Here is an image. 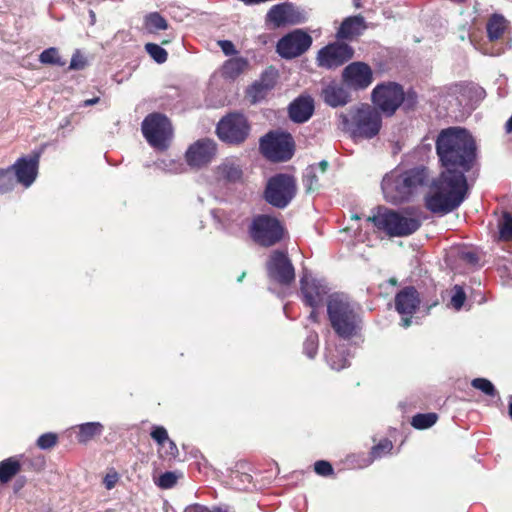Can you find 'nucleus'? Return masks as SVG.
Segmentation results:
<instances>
[{
  "mask_svg": "<svg viewBox=\"0 0 512 512\" xmlns=\"http://www.w3.org/2000/svg\"><path fill=\"white\" fill-rule=\"evenodd\" d=\"M440 168L469 172L477 163L478 147L469 130L459 126L442 129L435 140Z\"/></svg>",
  "mask_w": 512,
  "mask_h": 512,
  "instance_id": "1",
  "label": "nucleus"
},
{
  "mask_svg": "<svg viewBox=\"0 0 512 512\" xmlns=\"http://www.w3.org/2000/svg\"><path fill=\"white\" fill-rule=\"evenodd\" d=\"M466 171L441 168L433 178L424 198L425 207L432 214L444 216L458 209L469 196Z\"/></svg>",
  "mask_w": 512,
  "mask_h": 512,
  "instance_id": "2",
  "label": "nucleus"
},
{
  "mask_svg": "<svg viewBox=\"0 0 512 512\" xmlns=\"http://www.w3.org/2000/svg\"><path fill=\"white\" fill-rule=\"evenodd\" d=\"M429 181V170L420 165L406 170L394 169L381 182L384 198L392 204L411 201Z\"/></svg>",
  "mask_w": 512,
  "mask_h": 512,
  "instance_id": "3",
  "label": "nucleus"
},
{
  "mask_svg": "<svg viewBox=\"0 0 512 512\" xmlns=\"http://www.w3.org/2000/svg\"><path fill=\"white\" fill-rule=\"evenodd\" d=\"M327 316L335 334L349 340L362 329L360 308L343 293H332L327 299Z\"/></svg>",
  "mask_w": 512,
  "mask_h": 512,
  "instance_id": "4",
  "label": "nucleus"
},
{
  "mask_svg": "<svg viewBox=\"0 0 512 512\" xmlns=\"http://www.w3.org/2000/svg\"><path fill=\"white\" fill-rule=\"evenodd\" d=\"M339 128L357 140H370L376 137L382 127V115L374 107L364 105L351 107L338 114Z\"/></svg>",
  "mask_w": 512,
  "mask_h": 512,
  "instance_id": "5",
  "label": "nucleus"
},
{
  "mask_svg": "<svg viewBox=\"0 0 512 512\" xmlns=\"http://www.w3.org/2000/svg\"><path fill=\"white\" fill-rule=\"evenodd\" d=\"M376 229L385 232L390 237H405L416 232L421 221L407 217L392 209L379 206L377 212L368 218Z\"/></svg>",
  "mask_w": 512,
  "mask_h": 512,
  "instance_id": "6",
  "label": "nucleus"
},
{
  "mask_svg": "<svg viewBox=\"0 0 512 512\" xmlns=\"http://www.w3.org/2000/svg\"><path fill=\"white\" fill-rule=\"evenodd\" d=\"M296 193V178L288 173H276L268 179L263 196L272 207L284 209L292 202Z\"/></svg>",
  "mask_w": 512,
  "mask_h": 512,
  "instance_id": "7",
  "label": "nucleus"
},
{
  "mask_svg": "<svg viewBox=\"0 0 512 512\" xmlns=\"http://www.w3.org/2000/svg\"><path fill=\"white\" fill-rule=\"evenodd\" d=\"M285 229L282 223L271 215H256L249 225L248 234L254 243L261 247H272L284 237Z\"/></svg>",
  "mask_w": 512,
  "mask_h": 512,
  "instance_id": "8",
  "label": "nucleus"
},
{
  "mask_svg": "<svg viewBox=\"0 0 512 512\" xmlns=\"http://www.w3.org/2000/svg\"><path fill=\"white\" fill-rule=\"evenodd\" d=\"M215 132L223 143L240 146L249 138L251 124L244 114L231 112L219 120Z\"/></svg>",
  "mask_w": 512,
  "mask_h": 512,
  "instance_id": "9",
  "label": "nucleus"
},
{
  "mask_svg": "<svg viewBox=\"0 0 512 512\" xmlns=\"http://www.w3.org/2000/svg\"><path fill=\"white\" fill-rule=\"evenodd\" d=\"M146 141L156 150L164 151L169 147L173 128L169 118L159 112L148 114L141 124Z\"/></svg>",
  "mask_w": 512,
  "mask_h": 512,
  "instance_id": "10",
  "label": "nucleus"
},
{
  "mask_svg": "<svg viewBox=\"0 0 512 512\" xmlns=\"http://www.w3.org/2000/svg\"><path fill=\"white\" fill-rule=\"evenodd\" d=\"M295 143L288 132L270 131L260 138V152L267 159L282 162L294 155Z\"/></svg>",
  "mask_w": 512,
  "mask_h": 512,
  "instance_id": "11",
  "label": "nucleus"
},
{
  "mask_svg": "<svg viewBox=\"0 0 512 512\" xmlns=\"http://www.w3.org/2000/svg\"><path fill=\"white\" fill-rule=\"evenodd\" d=\"M401 88L402 85L394 81L377 84L371 92L374 108L387 117L393 116L403 102Z\"/></svg>",
  "mask_w": 512,
  "mask_h": 512,
  "instance_id": "12",
  "label": "nucleus"
},
{
  "mask_svg": "<svg viewBox=\"0 0 512 512\" xmlns=\"http://www.w3.org/2000/svg\"><path fill=\"white\" fill-rule=\"evenodd\" d=\"M266 273L271 282L288 287L295 281V268L285 250L275 249L266 260Z\"/></svg>",
  "mask_w": 512,
  "mask_h": 512,
  "instance_id": "13",
  "label": "nucleus"
},
{
  "mask_svg": "<svg viewBox=\"0 0 512 512\" xmlns=\"http://www.w3.org/2000/svg\"><path fill=\"white\" fill-rule=\"evenodd\" d=\"M300 292L302 301L306 306L311 308H318L323 306L325 300L327 301L330 288L324 279L313 277L307 271L303 272L300 279Z\"/></svg>",
  "mask_w": 512,
  "mask_h": 512,
  "instance_id": "14",
  "label": "nucleus"
},
{
  "mask_svg": "<svg viewBox=\"0 0 512 512\" xmlns=\"http://www.w3.org/2000/svg\"><path fill=\"white\" fill-rule=\"evenodd\" d=\"M312 42L310 34L302 29H295L278 40L276 52L280 57L290 60L304 54Z\"/></svg>",
  "mask_w": 512,
  "mask_h": 512,
  "instance_id": "15",
  "label": "nucleus"
},
{
  "mask_svg": "<svg viewBox=\"0 0 512 512\" xmlns=\"http://www.w3.org/2000/svg\"><path fill=\"white\" fill-rule=\"evenodd\" d=\"M354 56V49L344 42H333L321 48L317 55L319 67L335 69L348 62Z\"/></svg>",
  "mask_w": 512,
  "mask_h": 512,
  "instance_id": "16",
  "label": "nucleus"
},
{
  "mask_svg": "<svg viewBox=\"0 0 512 512\" xmlns=\"http://www.w3.org/2000/svg\"><path fill=\"white\" fill-rule=\"evenodd\" d=\"M342 80L352 90H365L373 82V70L365 62H351L343 69Z\"/></svg>",
  "mask_w": 512,
  "mask_h": 512,
  "instance_id": "17",
  "label": "nucleus"
},
{
  "mask_svg": "<svg viewBox=\"0 0 512 512\" xmlns=\"http://www.w3.org/2000/svg\"><path fill=\"white\" fill-rule=\"evenodd\" d=\"M41 151H34L28 156H22L16 162L9 166L15 182L22 184L24 187H30L37 178Z\"/></svg>",
  "mask_w": 512,
  "mask_h": 512,
  "instance_id": "18",
  "label": "nucleus"
},
{
  "mask_svg": "<svg viewBox=\"0 0 512 512\" xmlns=\"http://www.w3.org/2000/svg\"><path fill=\"white\" fill-rule=\"evenodd\" d=\"M216 153V142L210 138H202L188 147L185 159L190 167L200 168L209 164Z\"/></svg>",
  "mask_w": 512,
  "mask_h": 512,
  "instance_id": "19",
  "label": "nucleus"
},
{
  "mask_svg": "<svg viewBox=\"0 0 512 512\" xmlns=\"http://www.w3.org/2000/svg\"><path fill=\"white\" fill-rule=\"evenodd\" d=\"M420 303L419 292L414 286H405L395 295V309L401 316H412Z\"/></svg>",
  "mask_w": 512,
  "mask_h": 512,
  "instance_id": "20",
  "label": "nucleus"
},
{
  "mask_svg": "<svg viewBox=\"0 0 512 512\" xmlns=\"http://www.w3.org/2000/svg\"><path fill=\"white\" fill-rule=\"evenodd\" d=\"M315 110L314 100L310 95H300L288 106V115L292 122L302 124L307 122Z\"/></svg>",
  "mask_w": 512,
  "mask_h": 512,
  "instance_id": "21",
  "label": "nucleus"
},
{
  "mask_svg": "<svg viewBox=\"0 0 512 512\" xmlns=\"http://www.w3.org/2000/svg\"><path fill=\"white\" fill-rule=\"evenodd\" d=\"M324 103L332 108L343 107L351 101L350 92L341 84L331 81L321 90Z\"/></svg>",
  "mask_w": 512,
  "mask_h": 512,
  "instance_id": "22",
  "label": "nucleus"
},
{
  "mask_svg": "<svg viewBox=\"0 0 512 512\" xmlns=\"http://www.w3.org/2000/svg\"><path fill=\"white\" fill-rule=\"evenodd\" d=\"M367 28L365 19L361 15H354L345 18L336 32L339 40H351L360 36Z\"/></svg>",
  "mask_w": 512,
  "mask_h": 512,
  "instance_id": "23",
  "label": "nucleus"
},
{
  "mask_svg": "<svg viewBox=\"0 0 512 512\" xmlns=\"http://www.w3.org/2000/svg\"><path fill=\"white\" fill-rule=\"evenodd\" d=\"M329 163L321 160L309 165L303 172L302 183L306 192H314L320 187V179L327 172Z\"/></svg>",
  "mask_w": 512,
  "mask_h": 512,
  "instance_id": "24",
  "label": "nucleus"
},
{
  "mask_svg": "<svg viewBox=\"0 0 512 512\" xmlns=\"http://www.w3.org/2000/svg\"><path fill=\"white\" fill-rule=\"evenodd\" d=\"M456 87L458 88L459 102L466 101L465 106L473 107L486 97L485 89L473 82L461 83Z\"/></svg>",
  "mask_w": 512,
  "mask_h": 512,
  "instance_id": "25",
  "label": "nucleus"
},
{
  "mask_svg": "<svg viewBox=\"0 0 512 512\" xmlns=\"http://www.w3.org/2000/svg\"><path fill=\"white\" fill-rule=\"evenodd\" d=\"M77 429L76 438L80 444L90 442L94 437L100 436L104 431V426L100 422H86L75 427Z\"/></svg>",
  "mask_w": 512,
  "mask_h": 512,
  "instance_id": "26",
  "label": "nucleus"
},
{
  "mask_svg": "<svg viewBox=\"0 0 512 512\" xmlns=\"http://www.w3.org/2000/svg\"><path fill=\"white\" fill-rule=\"evenodd\" d=\"M507 20L501 14L494 13L487 22V37L490 41L498 40L506 29Z\"/></svg>",
  "mask_w": 512,
  "mask_h": 512,
  "instance_id": "27",
  "label": "nucleus"
},
{
  "mask_svg": "<svg viewBox=\"0 0 512 512\" xmlns=\"http://www.w3.org/2000/svg\"><path fill=\"white\" fill-rule=\"evenodd\" d=\"M249 67V61L245 57H233L227 60L223 65V74L235 79Z\"/></svg>",
  "mask_w": 512,
  "mask_h": 512,
  "instance_id": "28",
  "label": "nucleus"
},
{
  "mask_svg": "<svg viewBox=\"0 0 512 512\" xmlns=\"http://www.w3.org/2000/svg\"><path fill=\"white\" fill-rule=\"evenodd\" d=\"M22 464L16 457H9L0 462V483H8L21 470Z\"/></svg>",
  "mask_w": 512,
  "mask_h": 512,
  "instance_id": "29",
  "label": "nucleus"
},
{
  "mask_svg": "<svg viewBox=\"0 0 512 512\" xmlns=\"http://www.w3.org/2000/svg\"><path fill=\"white\" fill-rule=\"evenodd\" d=\"M218 170L222 178L228 182L236 183L242 180V168L234 160H226L219 166Z\"/></svg>",
  "mask_w": 512,
  "mask_h": 512,
  "instance_id": "30",
  "label": "nucleus"
},
{
  "mask_svg": "<svg viewBox=\"0 0 512 512\" xmlns=\"http://www.w3.org/2000/svg\"><path fill=\"white\" fill-rule=\"evenodd\" d=\"M349 352L347 350H329L326 354V361L328 365L337 371H340L350 365L349 363Z\"/></svg>",
  "mask_w": 512,
  "mask_h": 512,
  "instance_id": "31",
  "label": "nucleus"
},
{
  "mask_svg": "<svg viewBox=\"0 0 512 512\" xmlns=\"http://www.w3.org/2000/svg\"><path fill=\"white\" fill-rule=\"evenodd\" d=\"M144 27L148 33L155 34L168 28L167 20L159 12H151L144 18Z\"/></svg>",
  "mask_w": 512,
  "mask_h": 512,
  "instance_id": "32",
  "label": "nucleus"
},
{
  "mask_svg": "<svg viewBox=\"0 0 512 512\" xmlns=\"http://www.w3.org/2000/svg\"><path fill=\"white\" fill-rule=\"evenodd\" d=\"M266 21L275 28L286 25V2L276 4L270 8L266 15Z\"/></svg>",
  "mask_w": 512,
  "mask_h": 512,
  "instance_id": "33",
  "label": "nucleus"
},
{
  "mask_svg": "<svg viewBox=\"0 0 512 512\" xmlns=\"http://www.w3.org/2000/svg\"><path fill=\"white\" fill-rule=\"evenodd\" d=\"M392 448V441L387 438L382 439L377 445L371 448L369 456L364 459L363 467L371 465L375 459L381 458L383 455L389 453Z\"/></svg>",
  "mask_w": 512,
  "mask_h": 512,
  "instance_id": "34",
  "label": "nucleus"
},
{
  "mask_svg": "<svg viewBox=\"0 0 512 512\" xmlns=\"http://www.w3.org/2000/svg\"><path fill=\"white\" fill-rule=\"evenodd\" d=\"M308 19L307 13L291 2H286V25H297L305 23Z\"/></svg>",
  "mask_w": 512,
  "mask_h": 512,
  "instance_id": "35",
  "label": "nucleus"
},
{
  "mask_svg": "<svg viewBox=\"0 0 512 512\" xmlns=\"http://www.w3.org/2000/svg\"><path fill=\"white\" fill-rule=\"evenodd\" d=\"M438 419V415L434 412L418 413L412 417L411 425L415 429L423 430L432 427Z\"/></svg>",
  "mask_w": 512,
  "mask_h": 512,
  "instance_id": "36",
  "label": "nucleus"
},
{
  "mask_svg": "<svg viewBox=\"0 0 512 512\" xmlns=\"http://www.w3.org/2000/svg\"><path fill=\"white\" fill-rule=\"evenodd\" d=\"M154 165L157 169L171 174L182 173L185 169L180 160L174 159H158Z\"/></svg>",
  "mask_w": 512,
  "mask_h": 512,
  "instance_id": "37",
  "label": "nucleus"
},
{
  "mask_svg": "<svg viewBox=\"0 0 512 512\" xmlns=\"http://www.w3.org/2000/svg\"><path fill=\"white\" fill-rule=\"evenodd\" d=\"M499 237L503 241L512 239V214L508 211H503L502 217L498 222Z\"/></svg>",
  "mask_w": 512,
  "mask_h": 512,
  "instance_id": "38",
  "label": "nucleus"
},
{
  "mask_svg": "<svg viewBox=\"0 0 512 512\" xmlns=\"http://www.w3.org/2000/svg\"><path fill=\"white\" fill-rule=\"evenodd\" d=\"M319 346V337L318 333L315 331H310L303 343V353L310 359H313L317 352Z\"/></svg>",
  "mask_w": 512,
  "mask_h": 512,
  "instance_id": "39",
  "label": "nucleus"
},
{
  "mask_svg": "<svg viewBox=\"0 0 512 512\" xmlns=\"http://www.w3.org/2000/svg\"><path fill=\"white\" fill-rule=\"evenodd\" d=\"M39 61L42 64L56 65V66H64L65 61L59 55L57 48L50 47L41 52L39 56Z\"/></svg>",
  "mask_w": 512,
  "mask_h": 512,
  "instance_id": "40",
  "label": "nucleus"
},
{
  "mask_svg": "<svg viewBox=\"0 0 512 512\" xmlns=\"http://www.w3.org/2000/svg\"><path fill=\"white\" fill-rule=\"evenodd\" d=\"M15 179L12 168H0V194H5L13 190Z\"/></svg>",
  "mask_w": 512,
  "mask_h": 512,
  "instance_id": "41",
  "label": "nucleus"
},
{
  "mask_svg": "<svg viewBox=\"0 0 512 512\" xmlns=\"http://www.w3.org/2000/svg\"><path fill=\"white\" fill-rule=\"evenodd\" d=\"M269 92V89H266L263 85L255 81L248 87L247 96L251 103L256 104L264 100Z\"/></svg>",
  "mask_w": 512,
  "mask_h": 512,
  "instance_id": "42",
  "label": "nucleus"
},
{
  "mask_svg": "<svg viewBox=\"0 0 512 512\" xmlns=\"http://www.w3.org/2000/svg\"><path fill=\"white\" fill-rule=\"evenodd\" d=\"M400 98H403L401 107L406 112L414 110L418 104V94L413 88H409L407 91H404V88L402 87Z\"/></svg>",
  "mask_w": 512,
  "mask_h": 512,
  "instance_id": "43",
  "label": "nucleus"
},
{
  "mask_svg": "<svg viewBox=\"0 0 512 512\" xmlns=\"http://www.w3.org/2000/svg\"><path fill=\"white\" fill-rule=\"evenodd\" d=\"M471 386L475 389L480 390L487 396L495 397L496 395H498V392H497L494 384L486 378L473 379L471 381Z\"/></svg>",
  "mask_w": 512,
  "mask_h": 512,
  "instance_id": "44",
  "label": "nucleus"
},
{
  "mask_svg": "<svg viewBox=\"0 0 512 512\" xmlns=\"http://www.w3.org/2000/svg\"><path fill=\"white\" fill-rule=\"evenodd\" d=\"M145 50L149 56L158 64L166 62L168 58L167 51L158 44L147 43L145 45Z\"/></svg>",
  "mask_w": 512,
  "mask_h": 512,
  "instance_id": "45",
  "label": "nucleus"
},
{
  "mask_svg": "<svg viewBox=\"0 0 512 512\" xmlns=\"http://www.w3.org/2000/svg\"><path fill=\"white\" fill-rule=\"evenodd\" d=\"M277 71L273 69L265 70L259 80H256L258 83L263 85L266 89H269L270 91L274 89L276 83H277Z\"/></svg>",
  "mask_w": 512,
  "mask_h": 512,
  "instance_id": "46",
  "label": "nucleus"
},
{
  "mask_svg": "<svg viewBox=\"0 0 512 512\" xmlns=\"http://www.w3.org/2000/svg\"><path fill=\"white\" fill-rule=\"evenodd\" d=\"M58 441V436L56 433L47 432L39 436L37 439V446L41 450H48L56 445Z\"/></svg>",
  "mask_w": 512,
  "mask_h": 512,
  "instance_id": "47",
  "label": "nucleus"
},
{
  "mask_svg": "<svg viewBox=\"0 0 512 512\" xmlns=\"http://www.w3.org/2000/svg\"><path fill=\"white\" fill-rule=\"evenodd\" d=\"M176 482L177 476L175 473L166 471L159 476L157 484L162 489H170L176 484Z\"/></svg>",
  "mask_w": 512,
  "mask_h": 512,
  "instance_id": "48",
  "label": "nucleus"
},
{
  "mask_svg": "<svg viewBox=\"0 0 512 512\" xmlns=\"http://www.w3.org/2000/svg\"><path fill=\"white\" fill-rule=\"evenodd\" d=\"M314 471L316 474L328 477L334 474L333 466L326 460H318L314 463Z\"/></svg>",
  "mask_w": 512,
  "mask_h": 512,
  "instance_id": "49",
  "label": "nucleus"
},
{
  "mask_svg": "<svg viewBox=\"0 0 512 512\" xmlns=\"http://www.w3.org/2000/svg\"><path fill=\"white\" fill-rule=\"evenodd\" d=\"M150 435L152 439L159 445H163L166 441L169 440L168 432L163 426H153Z\"/></svg>",
  "mask_w": 512,
  "mask_h": 512,
  "instance_id": "50",
  "label": "nucleus"
},
{
  "mask_svg": "<svg viewBox=\"0 0 512 512\" xmlns=\"http://www.w3.org/2000/svg\"><path fill=\"white\" fill-rule=\"evenodd\" d=\"M466 300V294L460 286H455V292L451 297V304L456 310H460Z\"/></svg>",
  "mask_w": 512,
  "mask_h": 512,
  "instance_id": "51",
  "label": "nucleus"
},
{
  "mask_svg": "<svg viewBox=\"0 0 512 512\" xmlns=\"http://www.w3.org/2000/svg\"><path fill=\"white\" fill-rule=\"evenodd\" d=\"M86 64H87L86 59L82 55H80L79 51H77L76 53L73 54V56L71 58L69 69L70 70H82L85 68Z\"/></svg>",
  "mask_w": 512,
  "mask_h": 512,
  "instance_id": "52",
  "label": "nucleus"
},
{
  "mask_svg": "<svg viewBox=\"0 0 512 512\" xmlns=\"http://www.w3.org/2000/svg\"><path fill=\"white\" fill-rule=\"evenodd\" d=\"M211 216L213 218V220L215 221V223L218 225L219 228L221 229H225L226 228V225H225V217H226V214H225V211L222 210V209H213L211 210Z\"/></svg>",
  "mask_w": 512,
  "mask_h": 512,
  "instance_id": "53",
  "label": "nucleus"
},
{
  "mask_svg": "<svg viewBox=\"0 0 512 512\" xmlns=\"http://www.w3.org/2000/svg\"><path fill=\"white\" fill-rule=\"evenodd\" d=\"M218 45L226 56L234 55L237 52L234 44L230 40H220L218 41Z\"/></svg>",
  "mask_w": 512,
  "mask_h": 512,
  "instance_id": "54",
  "label": "nucleus"
},
{
  "mask_svg": "<svg viewBox=\"0 0 512 512\" xmlns=\"http://www.w3.org/2000/svg\"><path fill=\"white\" fill-rule=\"evenodd\" d=\"M26 464H28V465H29L30 467H32L34 470L39 471V470H41V469H43V468H44V466H45V460H44V457H41V456H40V457H37V458H35V459H33V460L28 459V458H25V459L23 460L22 465H26Z\"/></svg>",
  "mask_w": 512,
  "mask_h": 512,
  "instance_id": "55",
  "label": "nucleus"
},
{
  "mask_svg": "<svg viewBox=\"0 0 512 512\" xmlns=\"http://www.w3.org/2000/svg\"><path fill=\"white\" fill-rule=\"evenodd\" d=\"M185 512H207V507L199 504H194L186 507Z\"/></svg>",
  "mask_w": 512,
  "mask_h": 512,
  "instance_id": "56",
  "label": "nucleus"
},
{
  "mask_svg": "<svg viewBox=\"0 0 512 512\" xmlns=\"http://www.w3.org/2000/svg\"><path fill=\"white\" fill-rule=\"evenodd\" d=\"M464 258L469 262V263H476L478 261V257L475 253L473 252H467L464 254Z\"/></svg>",
  "mask_w": 512,
  "mask_h": 512,
  "instance_id": "57",
  "label": "nucleus"
},
{
  "mask_svg": "<svg viewBox=\"0 0 512 512\" xmlns=\"http://www.w3.org/2000/svg\"><path fill=\"white\" fill-rule=\"evenodd\" d=\"M412 316H402L400 325L403 328H408L412 323Z\"/></svg>",
  "mask_w": 512,
  "mask_h": 512,
  "instance_id": "58",
  "label": "nucleus"
},
{
  "mask_svg": "<svg viewBox=\"0 0 512 512\" xmlns=\"http://www.w3.org/2000/svg\"><path fill=\"white\" fill-rule=\"evenodd\" d=\"M168 443H169V449H170V454L172 456H176L178 454V448H177V445L175 444L174 441L172 440H168Z\"/></svg>",
  "mask_w": 512,
  "mask_h": 512,
  "instance_id": "59",
  "label": "nucleus"
},
{
  "mask_svg": "<svg viewBox=\"0 0 512 512\" xmlns=\"http://www.w3.org/2000/svg\"><path fill=\"white\" fill-rule=\"evenodd\" d=\"M100 101V98L99 97H94V98H91V99H87L83 102V106L84 107H88V106H92L96 103H98Z\"/></svg>",
  "mask_w": 512,
  "mask_h": 512,
  "instance_id": "60",
  "label": "nucleus"
},
{
  "mask_svg": "<svg viewBox=\"0 0 512 512\" xmlns=\"http://www.w3.org/2000/svg\"><path fill=\"white\" fill-rule=\"evenodd\" d=\"M25 482L26 480L24 477L18 478L14 484L15 490L17 491L18 489H21L24 486Z\"/></svg>",
  "mask_w": 512,
  "mask_h": 512,
  "instance_id": "61",
  "label": "nucleus"
},
{
  "mask_svg": "<svg viewBox=\"0 0 512 512\" xmlns=\"http://www.w3.org/2000/svg\"><path fill=\"white\" fill-rule=\"evenodd\" d=\"M104 483L107 489H111L115 485V479H111L109 476H106Z\"/></svg>",
  "mask_w": 512,
  "mask_h": 512,
  "instance_id": "62",
  "label": "nucleus"
},
{
  "mask_svg": "<svg viewBox=\"0 0 512 512\" xmlns=\"http://www.w3.org/2000/svg\"><path fill=\"white\" fill-rule=\"evenodd\" d=\"M318 312L316 311V308H312V311L309 314V320L312 322H318Z\"/></svg>",
  "mask_w": 512,
  "mask_h": 512,
  "instance_id": "63",
  "label": "nucleus"
},
{
  "mask_svg": "<svg viewBox=\"0 0 512 512\" xmlns=\"http://www.w3.org/2000/svg\"><path fill=\"white\" fill-rule=\"evenodd\" d=\"M505 130L507 133L512 132V115L510 116V118L507 120V122L505 124Z\"/></svg>",
  "mask_w": 512,
  "mask_h": 512,
  "instance_id": "64",
  "label": "nucleus"
}]
</instances>
